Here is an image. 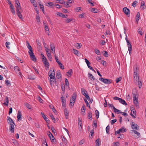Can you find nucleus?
Returning a JSON list of instances; mask_svg holds the SVG:
<instances>
[{"instance_id":"nucleus-1","label":"nucleus","mask_w":146,"mask_h":146,"mask_svg":"<svg viewBox=\"0 0 146 146\" xmlns=\"http://www.w3.org/2000/svg\"><path fill=\"white\" fill-rule=\"evenodd\" d=\"M81 91L82 94L90 102V103H92L93 101L92 99H90L88 95L87 94V92L85 89L84 88H81Z\"/></svg>"},{"instance_id":"nucleus-2","label":"nucleus","mask_w":146,"mask_h":146,"mask_svg":"<svg viewBox=\"0 0 146 146\" xmlns=\"http://www.w3.org/2000/svg\"><path fill=\"white\" fill-rule=\"evenodd\" d=\"M16 8L17 14L18 17L20 19H22L23 18L21 13L23 11L21 6H19V7H17Z\"/></svg>"},{"instance_id":"nucleus-3","label":"nucleus","mask_w":146,"mask_h":146,"mask_svg":"<svg viewBox=\"0 0 146 146\" xmlns=\"http://www.w3.org/2000/svg\"><path fill=\"white\" fill-rule=\"evenodd\" d=\"M76 95L75 93L73 94L71 99H70V103L69 104L70 106H72V107L74 105V104L76 100Z\"/></svg>"},{"instance_id":"nucleus-4","label":"nucleus","mask_w":146,"mask_h":146,"mask_svg":"<svg viewBox=\"0 0 146 146\" xmlns=\"http://www.w3.org/2000/svg\"><path fill=\"white\" fill-rule=\"evenodd\" d=\"M99 80L105 84H109L111 83V80L110 79H104L102 78H100Z\"/></svg>"},{"instance_id":"nucleus-5","label":"nucleus","mask_w":146,"mask_h":146,"mask_svg":"<svg viewBox=\"0 0 146 146\" xmlns=\"http://www.w3.org/2000/svg\"><path fill=\"white\" fill-rule=\"evenodd\" d=\"M49 75V77L50 78V79L52 80L53 78H55V74L54 69L51 68L50 69V71L48 72V74H50Z\"/></svg>"},{"instance_id":"nucleus-6","label":"nucleus","mask_w":146,"mask_h":146,"mask_svg":"<svg viewBox=\"0 0 146 146\" xmlns=\"http://www.w3.org/2000/svg\"><path fill=\"white\" fill-rule=\"evenodd\" d=\"M28 53L29 54L31 59L34 61H36V58L35 57V56L33 53V51L28 52Z\"/></svg>"},{"instance_id":"nucleus-7","label":"nucleus","mask_w":146,"mask_h":146,"mask_svg":"<svg viewBox=\"0 0 146 146\" xmlns=\"http://www.w3.org/2000/svg\"><path fill=\"white\" fill-rule=\"evenodd\" d=\"M55 59L58 64L59 65L60 68L62 69H64V67L63 64L60 61L58 60V58L56 56H55Z\"/></svg>"},{"instance_id":"nucleus-8","label":"nucleus","mask_w":146,"mask_h":146,"mask_svg":"<svg viewBox=\"0 0 146 146\" xmlns=\"http://www.w3.org/2000/svg\"><path fill=\"white\" fill-rule=\"evenodd\" d=\"M61 98L62 100V105L63 107V109L66 108V99H65L64 97H63V96H62L61 97Z\"/></svg>"},{"instance_id":"nucleus-9","label":"nucleus","mask_w":146,"mask_h":146,"mask_svg":"<svg viewBox=\"0 0 146 146\" xmlns=\"http://www.w3.org/2000/svg\"><path fill=\"white\" fill-rule=\"evenodd\" d=\"M133 100H138L137 94L136 90H135L132 91Z\"/></svg>"},{"instance_id":"nucleus-10","label":"nucleus","mask_w":146,"mask_h":146,"mask_svg":"<svg viewBox=\"0 0 146 146\" xmlns=\"http://www.w3.org/2000/svg\"><path fill=\"white\" fill-rule=\"evenodd\" d=\"M133 122H132V123H131V125L132 127V129H133L138 130L139 129V126L137 124H133Z\"/></svg>"},{"instance_id":"nucleus-11","label":"nucleus","mask_w":146,"mask_h":146,"mask_svg":"<svg viewBox=\"0 0 146 146\" xmlns=\"http://www.w3.org/2000/svg\"><path fill=\"white\" fill-rule=\"evenodd\" d=\"M9 125H10L9 128V130H10L11 133H14V125H15L11 123H10Z\"/></svg>"},{"instance_id":"nucleus-12","label":"nucleus","mask_w":146,"mask_h":146,"mask_svg":"<svg viewBox=\"0 0 146 146\" xmlns=\"http://www.w3.org/2000/svg\"><path fill=\"white\" fill-rule=\"evenodd\" d=\"M41 114L42 116V117L46 121V123H49L50 122V120H49V119L43 113L41 112Z\"/></svg>"},{"instance_id":"nucleus-13","label":"nucleus","mask_w":146,"mask_h":146,"mask_svg":"<svg viewBox=\"0 0 146 146\" xmlns=\"http://www.w3.org/2000/svg\"><path fill=\"white\" fill-rule=\"evenodd\" d=\"M49 133H48V136L49 137L51 140L52 142H54V137L52 134L50 132V131H48Z\"/></svg>"},{"instance_id":"nucleus-14","label":"nucleus","mask_w":146,"mask_h":146,"mask_svg":"<svg viewBox=\"0 0 146 146\" xmlns=\"http://www.w3.org/2000/svg\"><path fill=\"white\" fill-rule=\"evenodd\" d=\"M64 114L65 116V118L66 119H68V118L69 111L66 108H64Z\"/></svg>"},{"instance_id":"nucleus-15","label":"nucleus","mask_w":146,"mask_h":146,"mask_svg":"<svg viewBox=\"0 0 146 146\" xmlns=\"http://www.w3.org/2000/svg\"><path fill=\"white\" fill-rule=\"evenodd\" d=\"M7 120L8 123L10 124V123L15 125V123L12 119L9 117L8 116L7 117Z\"/></svg>"},{"instance_id":"nucleus-16","label":"nucleus","mask_w":146,"mask_h":146,"mask_svg":"<svg viewBox=\"0 0 146 146\" xmlns=\"http://www.w3.org/2000/svg\"><path fill=\"white\" fill-rule=\"evenodd\" d=\"M131 115L133 118H135L136 117V111L135 110H131V113L130 114Z\"/></svg>"},{"instance_id":"nucleus-17","label":"nucleus","mask_w":146,"mask_h":146,"mask_svg":"<svg viewBox=\"0 0 146 146\" xmlns=\"http://www.w3.org/2000/svg\"><path fill=\"white\" fill-rule=\"evenodd\" d=\"M123 11L124 13L127 15L129 14V10L127 7H125L123 9Z\"/></svg>"},{"instance_id":"nucleus-18","label":"nucleus","mask_w":146,"mask_h":146,"mask_svg":"<svg viewBox=\"0 0 146 146\" xmlns=\"http://www.w3.org/2000/svg\"><path fill=\"white\" fill-rule=\"evenodd\" d=\"M27 47L28 48L29 50L28 52H30L33 51V49L32 47H31V45H30V44L29 42L28 41H27Z\"/></svg>"},{"instance_id":"nucleus-19","label":"nucleus","mask_w":146,"mask_h":146,"mask_svg":"<svg viewBox=\"0 0 146 146\" xmlns=\"http://www.w3.org/2000/svg\"><path fill=\"white\" fill-rule=\"evenodd\" d=\"M21 112L20 111H19L17 114V120L18 121L21 120Z\"/></svg>"},{"instance_id":"nucleus-20","label":"nucleus","mask_w":146,"mask_h":146,"mask_svg":"<svg viewBox=\"0 0 146 146\" xmlns=\"http://www.w3.org/2000/svg\"><path fill=\"white\" fill-rule=\"evenodd\" d=\"M140 17V14L139 12H138L137 13V15L136 17V22H137V23H138V21L139 20V18Z\"/></svg>"},{"instance_id":"nucleus-21","label":"nucleus","mask_w":146,"mask_h":146,"mask_svg":"<svg viewBox=\"0 0 146 146\" xmlns=\"http://www.w3.org/2000/svg\"><path fill=\"white\" fill-rule=\"evenodd\" d=\"M28 78L31 80H34L35 79V77L34 75L31 74L28 75Z\"/></svg>"},{"instance_id":"nucleus-22","label":"nucleus","mask_w":146,"mask_h":146,"mask_svg":"<svg viewBox=\"0 0 146 146\" xmlns=\"http://www.w3.org/2000/svg\"><path fill=\"white\" fill-rule=\"evenodd\" d=\"M74 53L78 56H80L81 55V53L76 50L73 49Z\"/></svg>"},{"instance_id":"nucleus-23","label":"nucleus","mask_w":146,"mask_h":146,"mask_svg":"<svg viewBox=\"0 0 146 146\" xmlns=\"http://www.w3.org/2000/svg\"><path fill=\"white\" fill-rule=\"evenodd\" d=\"M5 102L3 103V104L4 105H6V106H7L8 105V104L9 102V100L8 97H5Z\"/></svg>"},{"instance_id":"nucleus-24","label":"nucleus","mask_w":146,"mask_h":146,"mask_svg":"<svg viewBox=\"0 0 146 146\" xmlns=\"http://www.w3.org/2000/svg\"><path fill=\"white\" fill-rule=\"evenodd\" d=\"M56 77L58 79H60L61 77V73L59 71H57Z\"/></svg>"},{"instance_id":"nucleus-25","label":"nucleus","mask_w":146,"mask_h":146,"mask_svg":"<svg viewBox=\"0 0 146 146\" xmlns=\"http://www.w3.org/2000/svg\"><path fill=\"white\" fill-rule=\"evenodd\" d=\"M58 15L60 17H62L63 18H67V15H64L62 13H58Z\"/></svg>"},{"instance_id":"nucleus-26","label":"nucleus","mask_w":146,"mask_h":146,"mask_svg":"<svg viewBox=\"0 0 146 146\" xmlns=\"http://www.w3.org/2000/svg\"><path fill=\"white\" fill-rule=\"evenodd\" d=\"M49 115L50 116V117H51L52 119V120L53 122L54 123H55L56 121V119L55 118H54V116L53 115V114H52L51 113H49Z\"/></svg>"},{"instance_id":"nucleus-27","label":"nucleus","mask_w":146,"mask_h":146,"mask_svg":"<svg viewBox=\"0 0 146 146\" xmlns=\"http://www.w3.org/2000/svg\"><path fill=\"white\" fill-rule=\"evenodd\" d=\"M113 107V109L114 110V111L115 113H117L118 114H119V113H121V111L120 110H119L117 109L114 106Z\"/></svg>"},{"instance_id":"nucleus-28","label":"nucleus","mask_w":146,"mask_h":146,"mask_svg":"<svg viewBox=\"0 0 146 146\" xmlns=\"http://www.w3.org/2000/svg\"><path fill=\"white\" fill-rule=\"evenodd\" d=\"M119 102L125 106H126L127 105V104L125 101L124 100H123L121 98L120 99Z\"/></svg>"},{"instance_id":"nucleus-29","label":"nucleus","mask_w":146,"mask_h":146,"mask_svg":"<svg viewBox=\"0 0 146 146\" xmlns=\"http://www.w3.org/2000/svg\"><path fill=\"white\" fill-rule=\"evenodd\" d=\"M132 131L134 132V133L137 135V138H139L140 137V134L138 132L134 130H133Z\"/></svg>"},{"instance_id":"nucleus-30","label":"nucleus","mask_w":146,"mask_h":146,"mask_svg":"<svg viewBox=\"0 0 146 146\" xmlns=\"http://www.w3.org/2000/svg\"><path fill=\"white\" fill-rule=\"evenodd\" d=\"M48 5H46L50 7H52L54 6V4L52 2H49L47 3Z\"/></svg>"},{"instance_id":"nucleus-31","label":"nucleus","mask_w":146,"mask_h":146,"mask_svg":"<svg viewBox=\"0 0 146 146\" xmlns=\"http://www.w3.org/2000/svg\"><path fill=\"white\" fill-rule=\"evenodd\" d=\"M138 70V68L136 66L135 67V68L134 69V75H137V72Z\"/></svg>"},{"instance_id":"nucleus-32","label":"nucleus","mask_w":146,"mask_h":146,"mask_svg":"<svg viewBox=\"0 0 146 146\" xmlns=\"http://www.w3.org/2000/svg\"><path fill=\"white\" fill-rule=\"evenodd\" d=\"M47 56H48V59L50 61L52 60V56L51 54V53L50 52V53H48L47 54Z\"/></svg>"},{"instance_id":"nucleus-33","label":"nucleus","mask_w":146,"mask_h":146,"mask_svg":"<svg viewBox=\"0 0 146 146\" xmlns=\"http://www.w3.org/2000/svg\"><path fill=\"white\" fill-rule=\"evenodd\" d=\"M52 80H50V83L51 85L54 83H56V79L55 78H52Z\"/></svg>"},{"instance_id":"nucleus-34","label":"nucleus","mask_w":146,"mask_h":146,"mask_svg":"<svg viewBox=\"0 0 146 146\" xmlns=\"http://www.w3.org/2000/svg\"><path fill=\"white\" fill-rule=\"evenodd\" d=\"M92 113L91 111H89L88 113V117H89V119H91L92 118Z\"/></svg>"},{"instance_id":"nucleus-35","label":"nucleus","mask_w":146,"mask_h":146,"mask_svg":"<svg viewBox=\"0 0 146 146\" xmlns=\"http://www.w3.org/2000/svg\"><path fill=\"white\" fill-rule=\"evenodd\" d=\"M110 128V127L109 125H108L106 128V131L107 133L108 134H110V133H109Z\"/></svg>"},{"instance_id":"nucleus-36","label":"nucleus","mask_w":146,"mask_h":146,"mask_svg":"<svg viewBox=\"0 0 146 146\" xmlns=\"http://www.w3.org/2000/svg\"><path fill=\"white\" fill-rule=\"evenodd\" d=\"M95 113L96 114V118H97V119H98L99 117V111L97 110H96L95 111Z\"/></svg>"},{"instance_id":"nucleus-37","label":"nucleus","mask_w":146,"mask_h":146,"mask_svg":"<svg viewBox=\"0 0 146 146\" xmlns=\"http://www.w3.org/2000/svg\"><path fill=\"white\" fill-rule=\"evenodd\" d=\"M91 11L94 13H97L98 11V10L96 8H92Z\"/></svg>"},{"instance_id":"nucleus-38","label":"nucleus","mask_w":146,"mask_h":146,"mask_svg":"<svg viewBox=\"0 0 146 146\" xmlns=\"http://www.w3.org/2000/svg\"><path fill=\"white\" fill-rule=\"evenodd\" d=\"M14 69L16 73L20 71V70L18 66H15L14 68Z\"/></svg>"},{"instance_id":"nucleus-39","label":"nucleus","mask_w":146,"mask_h":146,"mask_svg":"<svg viewBox=\"0 0 146 146\" xmlns=\"http://www.w3.org/2000/svg\"><path fill=\"white\" fill-rule=\"evenodd\" d=\"M96 141V146H99L100 145L101 142L99 141V139H97Z\"/></svg>"},{"instance_id":"nucleus-40","label":"nucleus","mask_w":146,"mask_h":146,"mask_svg":"<svg viewBox=\"0 0 146 146\" xmlns=\"http://www.w3.org/2000/svg\"><path fill=\"white\" fill-rule=\"evenodd\" d=\"M44 64L45 66L47 67L48 68H49V64L48 62L47 61H46V62H44Z\"/></svg>"},{"instance_id":"nucleus-41","label":"nucleus","mask_w":146,"mask_h":146,"mask_svg":"<svg viewBox=\"0 0 146 146\" xmlns=\"http://www.w3.org/2000/svg\"><path fill=\"white\" fill-rule=\"evenodd\" d=\"M72 69L70 70L67 72V74H69V76L68 75H67L68 76H70L72 75Z\"/></svg>"},{"instance_id":"nucleus-42","label":"nucleus","mask_w":146,"mask_h":146,"mask_svg":"<svg viewBox=\"0 0 146 146\" xmlns=\"http://www.w3.org/2000/svg\"><path fill=\"white\" fill-rule=\"evenodd\" d=\"M43 146H48L47 144L46 140L45 138L43 140V142H42Z\"/></svg>"},{"instance_id":"nucleus-43","label":"nucleus","mask_w":146,"mask_h":146,"mask_svg":"<svg viewBox=\"0 0 146 146\" xmlns=\"http://www.w3.org/2000/svg\"><path fill=\"white\" fill-rule=\"evenodd\" d=\"M133 102L134 104L135 105L136 107H137L138 106V100H133Z\"/></svg>"},{"instance_id":"nucleus-44","label":"nucleus","mask_w":146,"mask_h":146,"mask_svg":"<svg viewBox=\"0 0 146 146\" xmlns=\"http://www.w3.org/2000/svg\"><path fill=\"white\" fill-rule=\"evenodd\" d=\"M62 141L64 143H65V144L67 143V140L63 136V137H62Z\"/></svg>"},{"instance_id":"nucleus-45","label":"nucleus","mask_w":146,"mask_h":146,"mask_svg":"<svg viewBox=\"0 0 146 146\" xmlns=\"http://www.w3.org/2000/svg\"><path fill=\"white\" fill-rule=\"evenodd\" d=\"M63 4H64V6L65 7L67 8L68 7H70L69 4L67 2H65L64 1Z\"/></svg>"},{"instance_id":"nucleus-46","label":"nucleus","mask_w":146,"mask_h":146,"mask_svg":"<svg viewBox=\"0 0 146 146\" xmlns=\"http://www.w3.org/2000/svg\"><path fill=\"white\" fill-rule=\"evenodd\" d=\"M134 79L136 81H137L139 80V77L138 75H134Z\"/></svg>"},{"instance_id":"nucleus-47","label":"nucleus","mask_w":146,"mask_h":146,"mask_svg":"<svg viewBox=\"0 0 146 146\" xmlns=\"http://www.w3.org/2000/svg\"><path fill=\"white\" fill-rule=\"evenodd\" d=\"M56 3H59L61 4H63V3L64 2L63 0H56Z\"/></svg>"},{"instance_id":"nucleus-48","label":"nucleus","mask_w":146,"mask_h":146,"mask_svg":"<svg viewBox=\"0 0 146 146\" xmlns=\"http://www.w3.org/2000/svg\"><path fill=\"white\" fill-rule=\"evenodd\" d=\"M119 130L120 132L123 133L125 131L126 129L122 127L121 128L119 129Z\"/></svg>"},{"instance_id":"nucleus-49","label":"nucleus","mask_w":146,"mask_h":146,"mask_svg":"<svg viewBox=\"0 0 146 146\" xmlns=\"http://www.w3.org/2000/svg\"><path fill=\"white\" fill-rule=\"evenodd\" d=\"M84 101L86 103V106L87 107H88V106H90V104H89L88 101H87V100L86 98H84Z\"/></svg>"},{"instance_id":"nucleus-50","label":"nucleus","mask_w":146,"mask_h":146,"mask_svg":"<svg viewBox=\"0 0 146 146\" xmlns=\"http://www.w3.org/2000/svg\"><path fill=\"white\" fill-rule=\"evenodd\" d=\"M10 42H7L5 43L6 46L8 49L10 48V47L9 46V45H10Z\"/></svg>"},{"instance_id":"nucleus-51","label":"nucleus","mask_w":146,"mask_h":146,"mask_svg":"<svg viewBox=\"0 0 146 146\" xmlns=\"http://www.w3.org/2000/svg\"><path fill=\"white\" fill-rule=\"evenodd\" d=\"M104 55L106 57H108V52L106 51H104Z\"/></svg>"},{"instance_id":"nucleus-52","label":"nucleus","mask_w":146,"mask_h":146,"mask_svg":"<svg viewBox=\"0 0 146 146\" xmlns=\"http://www.w3.org/2000/svg\"><path fill=\"white\" fill-rule=\"evenodd\" d=\"M121 77H119V78H117L116 80V83H117L118 82H119V81H120L121 80Z\"/></svg>"},{"instance_id":"nucleus-53","label":"nucleus","mask_w":146,"mask_h":146,"mask_svg":"<svg viewBox=\"0 0 146 146\" xmlns=\"http://www.w3.org/2000/svg\"><path fill=\"white\" fill-rule=\"evenodd\" d=\"M117 121L116 119H114L111 121L110 123L111 125H113Z\"/></svg>"},{"instance_id":"nucleus-54","label":"nucleus","mask_w":146,"mask_h":146,"mask_svg":"<svg viewBox=\"0 0 146 146\" xmlns=\"http://www.w3.org/2000/svg\"><path fill=\"white\" fill-rule=\"evenodd\" d=\"M127 44L128 48H132V45H131V43L129 42H127Z\"/></svg>"},{"instance_id":"nucleus-55","label":"nucleus","mask_w":146,"mask_h":146,"mask_svg":"<svg viewBox=\"0 0 146 146\" xmlns=\"http://www.w3.org/2000/svg\"><path fill=\"white\" fill-rule=\"evenodd\" d=\"M138 85H139V88H140L142 85V82L141 81H138Z\"/></svg>"},{"instance_id":"nucleus-56","label":"nucleus","mask_w":146,"mask_h":146,"mask_svg":"<svg viewBox=\"0 0 146 146\" xmlns=\"http://www.w3.org/2000/svg\"><path fill=\"white\" fill-rule=\"evenodd\" d=\"M137 1H134L132 4V6L133 7H135L136 6V4H137Z\"/></svg>"},{"instance_id":"nucleus-57","label":"nucleus","mask_w":146,"mask_h":146,"mask_svg":"<svg viewBox=\"0 0 146 146\" xmlns=\"http://www.w3.org/2000/svg\"><path fill=\"white\" fill-rule=\"evenodd\" d=\"M5 82L6 84L7 85V86H8V85L10 84L11 83L10 81L8 80H6L5 81Z\"/></svg>"},{"instance_id":"nucleus-58","label":"nucleus","mask_w":146,"mask_h":146,"mask_svg":"<svg viewBox=\"0 0 146 146\" xmlns=\"http://www.w3.org/2000/svg\"><path fill=\"white\" fill-rule=\"evenodd\" d=\"M36 20H37V22H40V17L38 15H36Z\"/></svg>"},{"instance_id":"nucleus-59","label":"nucleus","mask_w":146,"mask_h":146,"mask_svg":"<svg viewBox=\"0 0 146 146\" xmlns=\"http://www.w3.org/2000/svg\"><path fill=\"white\" fill-rule=\"evenodd\" d=\"M82 110H83L84 111H83V112H85V106L84 105H83L82 107V109H81Z\"/></svg>"},{"instance_id":"nucleus-60","label":"nucleus","mask_w":146,"mask_h":146,"mask_svg":"<svg viewBox=\"0 0 146 146\" xmlns=\"http://www.w3.org/2000/svg\"><path fill=\"white\" fill-rule=\"evenodd\" d=\"M95 51L97 54L98 55H100V52L98 50L96 49L95 50Z\"/></svg>"},{"instance_id":"nucleus-61","label":"nucleus","mask_w":146,"mask_h":146,"mask_svg":"<svg viewBox=\"0 0 146 146\" xmlns=\"http://www.w3.org/2000/svg\"><path fill=\"white\" fill-rule=\"evenodd\" d=\"M65 84L67 86H68L69 85V83L68 79L67 78H65Z\"/></svg>"},{"instance_id":"nucleus-62","label":"nucleus","mask_w":146,"mask_h":146,"mask_svg":"<svg viewBox=\"0 0 146 146\" xmlns=\"http://www.w3.org/2000/svg\"><path fill=\"white\" fill-rule=\"evenodd\" d=\"M113 99L114 100H118L119 101L120 100V99H121V98H119V97H118L117 96H115L113 97Z\"/></svg>"},{"instance_id":"nucleus-63","label":"nucleus","mask_w":146,"mask_h":146,"mask_svg":"<svg viewBox=\"0 0 146 146\" xmlns=\"http://www.w3.org/2000/svg\"><path fill=\"white\" fill-rule=\"evenodd\" d=\"M37 99L38 100H39L40 103H43V100L41 99V98L40 97H38L37 98Z\"/></svg>"},{"instance_id":"nucleus-64","label":"nucleus","mask_w":146,"mask_h":146,"mask_svg":"<svg viewBox=\"0 0 146 146\" xmlns=\"http://www.w3.org/2000/svg\"><path fill=\"white\" fill-rule=\"evenodd\" d=\"M85 141L84 140H81L79 142V144L80 145H82L84 143Z\"/></svg>"}]
</instances>
